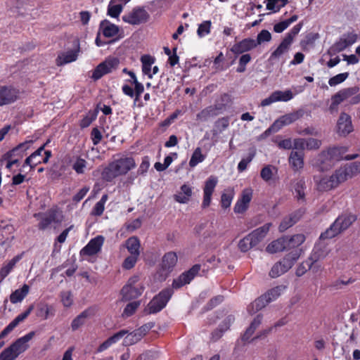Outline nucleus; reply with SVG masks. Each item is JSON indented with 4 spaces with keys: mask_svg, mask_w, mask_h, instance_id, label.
<instances>
[{
    "mask_svg": "<svg viewBox=\"0 0 360 360\" xmlns=\"http://www.w3.org/2000/svg\"><path fill=\"white\" fill-rule=\"evenodd\" d=\"M136 163L132 158H123L113 161L103 170V178L110 181L114 178L127 174L130 169L135 167Z\"/></svg>",
    "mask_w": 360,
    "mask_h": 360,
    "instance_id": "1",
    "label": "nucleus"
},
{
    "mask_svg": "<svg viewBox=\"0 0 360 360\" xmlns=\"http://www.w3.org/2000/svg\"><path fill=\"white\" fill-rule=\"evenodd\" d=\"M35 332L31 331L17 339L9 347L0 353V360H14L29 348L28 342L34 337Z\"/></svg>",
    "mask_w": 360,
    "mask_h": 360,
    "instance_id": "2",
    "label": "nucleus"
},
{
    "mask_svg": "<svg viewBox=\"0 0 360 360\" xmlns=\"http://www.w3.org/2000/svg\"><path fill=\"white\" fill-rule=\"evenodd\" d=\"M356 216L351 213L340 215L335 221L320 236V239L333 238L347 230L355 221Z\"/></svg>",
    "mask_w": 360,
    "mask_h": 360,
    "instance_id": "3",
    "label": "nucleus"
},
{
    "mask_svg": "<svg viewBox=\"0 0 360 360\" xmlns=\"http://www.w3.org/2000/svg\"><path fill=\"white\" fill-rule=\"evenodd\" d=\"M342 173L336 169L330 176L317 175L314 176L316 188L319 191L325 192L336 188L343 183Z\"/></svg>",
    "mask_w": 360,
    "mask_h": 360,
    "instance_id": "4",
    "label": "nucleus"
},
{
    "mask_svg": "<svg viewBox=\"0 0 360 360\" xmlns=\"http://www.w3.org/2000/svg\"><path fill=\"white\" fill-rule=\"evenodd\" d=\"M172 288H165L155 296L148 304L147 310L149 314H155L161 311L167 304L173 295Z\"/></svg>",
    "mask_w": 360,
    "mask_h": 360,
    "instance_id": "5",
    "label": "nucleus"
},
{
    "mask_svg": "<svg viewBox=\"0 0 360 360\" xmlns=\"http://www.w3.org/2000/svg\"><path fill=\"white\" fill-rule=\"evenodd\" d=\"M303 115L302 110H297L290 112L280 117L274 121V122L265 131L264 135L269 136L271 133H275L279 131L283 127L289 125L291 123L299 120Z\"/></svg>",
    "mask_w": 360,
    "mask_h": 360,
    "instance_id": "6",
    "label": "nucleus"
},
{
    "mask_svg": "<svg viewBox=\"0 0 360 360\" xmlns=\"http://www.w3.org/2000/svg\"><path fill=\"white\" fill-rule=\"evenodd\" d=\"M149 14L144 8L136 7L122 16V20L130 25L144 23L149 19Z\"/></svg>",
    "mask_w": 360,
    "mask_h": 360,
    "instance_id": "7",
    "label": "nucleus"
},
{
    "mask_svg": "<svg viewBox=\"0 0 360 360\" xmlns=\"http://www.w3.org/2000/svg\"><path fill=\"white\" fill-rule=\"evenodd\" d=\"M335 163L330 151L328 150L321 151L313 160L312 165L319 171L324 172L330 169Z\"/></svg>",
    "mask_w": 360,
    "mask_h": 360,
    "instance_id": "8",
    "label": "nucleus"
},
{
    "mask_svg": "<svg viewBox=\"0 0 360 360\" xmlns=\"http://www.w3.org/2000/svg\"><path fill=\"white\" fill-rule=\"evenodd\" d=\"M120 63L117 58H110L99 64L93 72L92 78L95 80L99 79L104 75L111 72L115 70Z\"/></svg>",
    "mask_w": 360,
    "mask_h": 360,
    "instance_id": "9",
    "label": "nucleus"
},
{
    "mask_svg": "<svg viewBox=\"0 0 360 360\" xmlns=\"http://www.w3.org/2000/svg\"><path fill=\"white\" fill-rule=\"evenodd\" d=\"M200 270V264L193 265L188 271L184 272L178 278L174 279L172 288L179 289L184 285L190 283V282L198 274Z\"/></svg>",
    "mask_w": 360,
    "mask_h": 360,
    "instance_id": "10",
    "label": "nucleus"
},
{
    "mask_svg": "<svg viewBox=\"0 0 360 360\" xmlns=\"http://www.w3.org/2000/svg\"><path fill=\"white\" fill-rule=\"evenodd\" d=\"M18 91L11 86H0V106L15 102L18 98Z\"/></svg>",
    "mask_w": 360,
    "mask_h": 360,
    "instance_id": "11",
    "label": "nucleus"
},
{
    "mask_svg": "<svg viewBox=\"0 0 360 360\" xmlns=\"http://www.w3.org/2000/svg\"><path fill=\"white\" fill-rule=\"evenodd\" d=\"M353 131L351 117L342 112L337 122V133L341 136H346Z\"/></svg>",
    "mask_w": 360,
    "mask_h": 360,
    "instance_id": "12",
    "label": "nucleus"
},
{
    "mask_svg": "<svg viewBox=\"0 0 360 360\" xmlns=\"http://www.w3.org/2000/svg\"><path fill=\"white\" fill-rule=\"evenodd\" d=\"M217 178L214 176H210L206 180L205 183V187L203 188V200L202 203V208H206L210 206L211 203V197L217 184Z\"/></svg>",
    "mask_w": 360,
    "mask_h": 360,
    "instance_id": "13",
    "label": "nucleus"
},
{
    "mask_svg": "<svg viewBox=\"0 0 360 360\" xmlns=\"http://www.w3.org/2000/svg\"><path fill=\"white\" fill-rule=\"evenodd\" d=\"M40 221L38 227L41 230H45L52 223H58L60 220L57 217V212L55 210H49L46 213H38L34 214Z\"/></svg>",
    "mask_w": 360,
    "mask_h": 360,
    "instance_id": "14",
    "label": "nucleus"
},
{
    "mask_svg": "<svg viewBox=\"0 0 360 360\" xmlns=\"http://www.w3.org/2000/svg\"><path fill=\"white\" fill-rule=\"evenodd\" d=\"M257 47L255 40L251 38H246L235 44L231 49V52L235 54H241L251 51Z\"/></svg>",
    "mask_w": 360,
    "mask_h": 360,
    "instance_id": "15",
    "label": "nucleus"
},
{
    "mask_svg": "<svg viewBox=\"0 0 360 360\" xmlns=\"http://www.w3.org/2000/svg\"><path fill=\"white\" fill-rule=\"evenodd\" d=\"M328 150L330 151L335 162L342 159H345L346 160H354L359 156V155L356 153L353 155H347L344 156V155L348 150V148L346 146H335L328 148Z\"/></svg>",
    "mask_w": 360,
    "mask_h": 360,
    "instance_id": "16",
    "label": "nucleus"
},
{
    "mask_svg": "<svg viewBox=\"0 0 360 360\" xmlns=\"http://www.w3.org/2000/svg\"><path fill=\"white\" fill-rule=\"evenodd\" d=\"M104 242V238L102 236H98L91 239L89 243L83 248L84 254L91 256L98 253Z\"/></svg>",
    "mask_w": 360,
    "mask_h": 360,
    "instance_id": "17",
    "label": "nucleus"
},
{
    "mask_svg": "<svg viewBox=\"0 0 360 360\" xmlns=\"http://www.w3.org/2000/svg\"><path fill=\"white\" fill-rule=\"evenodd\" d=\"M32 143V141H27L20 143L12 150L8 151L3 155L4 159H9L13 158H22L25 152L30 148Z\"/></svg>",
    "mask_w": 360,
    "mask_h": 360,
    "instance_id": "18",
    "label": "nucleus"
},
{
    "mask_svg": "<svg viewBox=\"0 0 360 360\" xmlns=\"http://www.w3.org/2000/svg\"><path fill=\"white\" fill-rule=\"evenodd\" d=\"M76 47L77 49L75 50H68L59 54L56 59L57 65H63L76 60L79 51L78 44H77Z\"/></svg>",
    "mask_w": 360,
    "mask_h": 360,
    "instance_id": "19",
    "label": "nucleus"
},
{
    "mask_svg": "<svg viewBox=\"0 0 360 360\" xmlns=\"http://www.w3.org/2000/svg\"><path fill=\"white\" fill-rule=\"evenodd\" d=\"M143 290L144 288L143 285H140L139 287L123 286L121 290L122 300L129 301L136 299L142 294Z\"/></svg>",
    "mask_w": 360,
    "mask_h": 360,
    "instance_id": "20",
    "label": "nucleus"
},
{
    "mask_svg": "<svg viewBox=\"0 0 360 360\" xmlns=\"http://www.w3.org/2000/svg\"><path fill=\"white\" fill-rule=\"evenodd\" d=\"M94 309L88 308L77 316L72 321L71 328L72 330H77L83 326L86 321L94 316Z\"/></svg>",
    "mask_w": 360,
    "mask_h": 360,
    "instance_id": "21",
    "label": "nucleus"
},
{
    "mask_svg": "<svg viewBox=\"0 0 360 360\" xmlns=\"http://www.w3.org/2000/svg\"><path fill=\"white\" fill-rule=\"evenodd\" d=\"M304 153L302 151H294L290 153L289 163L294 171H298L304 167Z\"/></svg>",
    "mask_w": 360,
    "mask_h": 360,
    "instance_id": "22",
    "label": "nucleus"
},
{
    "mask_svg": "<svg viewBox=\"0 0 360 360\" xmlns=\"http://www.w3.org/2000/svg\"><path fill=\"white\" fill-rule=\"evenodd\" d=\"M99 30L105 37H112L118 34L119 27L109 20H104L100 23Z\"/></svg>",
    "mask_w": 360,
    "mask_h": 360,
    "instance_id": "23",
    "label": "nucleus"
},
{
    "mask_svg": "<svg viewBox=\"0 0 360 360\" xmlns=\"http://www.w3.org/2000/svg\"><path fill=\"white\" fill-rule=\"evenodd\" d=\"M55 308L45 302H40L37 305V316L43 320H46L55 316Z\"/></svg>",
    "mask_w": 360,
    "mask_h": 360,
    "instance_id": "24",
    "label": "nucleus"
},
{
    "mask_svg": "<svg viewBox=\"0 0 360 360\" xmlns=\"http://www.w3.org/2000/svg\"><path fill=\"white\" fill-rule=\"evenodd\" d=\"M340 173H342V179L345 181L348 178L360 173V162H355L344 167L338 169Z\"/></svg>",
    "mask_w": 360,
    "mask_h": 360,
    "instance_id": "25",
    "label": "nucleus"
},
{
    "mask_svg": "<svg viewBox=\"0 0 360 360\" xmlns=\"http://www.w3.org/2000/svg\"><path fill=\"white\" fill-rule=\"evenodd\" d=\"M23 253L15 256L12 259L5 263L0 269V281L3 280L10 274L15 264L22 259Z\"/></svg>",
    "mask_w": 360,
    "mask_h": 360,
    "instance_id": "26",
    "label": "nucleus"
},
{
    "mask_svg": "<svg viewBox=\"0 0 360 360\" xmlns=\"http://www.w3.org/2000/svg\"><path fill=\"white\" fill-rule=\"evenodd\" d=\"M271 226V223H266L264 226L254 230L248 236L252 239L253 243L257 245L266 236Z\"/></svg>",
    "mask_w": 360,
    "mask_h": 360,
    "instance_id": "27",
    "label": "nucleus"
},
{
    "mask_svg": "<svg viewBox=\"0 0 360 360\" xmlns=\"http://www.w3.org/2000/svg\"><path fill=\"white\" fill-rule=\"evenodd\" d=\"M302 253V250H294L287 254L281 262L288 271L294 265Z\"/></svg>",
    "mask_w": 360,
    "mask_h": 360,
    "instance_id": "28",
    "label": "nucleus"
},
{
    "mask_svg": "<svg viewBox=\"0 0 360 360\" xmlns=\"http://www.w3.org/2000/svg\"><path fill=\"white\" fill-rule=\"evenodd\" d=\"M177 262V255L174 252L166 253L162 259V268L163 270L170 271Z\"/></svg>",
    "mask_w": 360,
    "mask_h": 360,
    "instance_id": "29",
    "label": "nucleus"
},
{
    "mask_svg": "<svg viewBox=\"0 0 360 360\" xmlns=\"http://www.w3.org/2000/svg\"><path fill=\"white\" fill-rule=\"evenodd\" d=\"M291 44L292 42L290 41V39L284 38L276 49L271 54L269 59L279 58L289 51Z\"/></svg>",
    "mask_w": 360,
    "mask_h": 360,
    "instance_id": "30",
    "label": "nucleus"
},
{
    "mask_svg": "<svg viewBox=\"0 0 360 360\" xmlns=\"http://www.w3.org/2000/svg\"><path fill=\"white\" fill-rule=\"evenodd\" d=\"M218 115V108L216 106H208L197 114V120L201 122H206L211 117Z\"/></svg>",
    "mask_w": 360,
    "mask_h": 360,
    "instance_id": "31",
    "label": "nucleus"
},
{
    "mask_svg": "<svg viewBox=\"0 0 360 360\" xmlns=\"http://www.w3.org/2000/svg\"><path fill=\"white\" fill-rule=\"evenodd\" d=\"M128 333L126 330H122L118 333L114 334L112 336L110 337L105 342H103L98 347V351L101 352L105 349H107L112 344L117 342L120 339L124 337Z\"/></svg>",
    "mask_w": 360,
    "mask_h": 360,
    "instance_id": "32",
    "label": "nucleus"
},
{
    "mask_svg": "<svg viewBox=\"0 0 360 360\" xmlns=\"http://www.w3.org/2000/svg\"><path fill=\"white\" fill-rule=\"evenodd\" d=\"M327 255L325 250L319 246H315L307 259L309 261V266L311 267L312 264L318 262L319 260L323 259Z\"/></svg>",
    "mask_w": 360,
    "mask_h": 360,
    "instance_id": "33",
    "label": "nucleus"
},
{
    "mask_svg": "<svg viewBox=\"0 0 360 360\" xmlns=\"http://www.w3.org/2000/svg\"><path fill=\"white\" fill-rule=\"evenodd\" d=\"M30 287L27 284H24L20 289L15 290L10 295V301L13 304L20 302L28 294Z\"/></svg>",
    "mask_w": 360,
    "mask_h": 360,
    "instance_id": "34",
    "label": "nucleus"
},
{
    "mask_svg": "<svg viewBox=\"0 0 360 360\" xmlns=\"http://www.w3.org/2000/svg\"><path fill=\"white\" fill-rule=\"evenodd\" d=\"M287 250L285 237L280 238L276 240L272 241L266 248V252L269 253H276Z\"/></svg>",
    "mask_w": 360,
    "mask_h": 360,
    "instance_id": "35",
    "label": "nucleus"
},
{
    "mask_svg": "<svg viewBox=\"0 0 360 360\" xmlns=\"http://www.w3.org/2000/svg\"><path fill=\"white\" fill-rule=\"evenodd\" d=\"M126 248L131 255L139 257L140 255V242L137 237L132 236L126 240Z\"/></svg>",
    "mask_w": 360,
    "mask_h": 360,
    "instance_id": "36",
    "label": "nucleus"
},
{
    "mask_svg": "<svg viewBox=\"0 0 360 360\" xmlns=\"http://www.w3.org/2000/svg\"><path fill=\"white\" fill-rule=\"evenodd\" d=\"M301 214L293 213L285 217L279 226V231L283 232L293 226L300 219Z\"/></svg>",
    "mask_w": 360,
    "mask_h": 360,
    "instance_id": "37",
    "label": "nucleus"
},
{
    "mask_svg": "<svg viewBox=\"0 0 360 360\" xmlns=\"http://www.w3.org/2000/svg\"><path fill=\"white\" fill-rule=\"evenodd\" d=\"M287 249L295 248L302 245L305 240L303 234H296L291 237L285 236Z\"/></svg>",
    "mask_w": 360,
    "mask_h": 360,
    "instance_id": "38",
    "label": "nucleus"
},
{
    "mask_svg": "<svg viewBox=\"0 0 360 360\" xmlns=\"http://www.w3.org/2000/svg\"><path fill=\"white\" fill-rule=\"evenodd\" d=\"M262 320V316L259 314L257 315L254 320L250 323V326L247 328L245 330L243 336V341H248L251 336L255 333V330L258 328V326L261 324Z\"/></svg>",
    "mask_w": 360,
    "mask_h": 360,
    "instance_id": "39",
    "label": "nucleus"
},
{
    "mask_svg": "<svg viewBox=\"0 0 360 360\" xmlns=\"http://www.w3.org/2000/svg\"><path fill=\"white\" fill-rule=\"evenodd\" d=\"M269 303V302H267V299H266L263 295L259 298L256 299L248 307V311L250 314H252L264 308Z\"/></svg>",
    "mask_w": 360,
    "mask_h": 360,
    "instance_id": "40",
    "label": "nucleus"
},
{
    "mask_svg": "<svg viewBox=\"0 0 360 360\" xmlns=\"http://www.w3.org/2000/svg\"><path fill=\"white\" fill-rule=\"evenodd\" d=\"M142 63V71L145 75L152 78L151 66L155 63V58L149 55L143 56L141 58Z\"/></svg>",
    "mask_w": 360,
    "mask_h": 360,
    "instance_id": "41",
    "label": "nucleus"
},
{
    "mask_svg": "<svg viewBox=\"0 0 360 360\" xmlns=\"http://www.w3.org/2000/svg\"><path fill=\"white\" fill-rule=\"evenodd\" d=\"M285 289V286H276L270 289L265 294H264V295L265 298L267 299V302H271L276 300L282 294Z\"/></svg>",
    "mask_w": 360,
    "mask_h": 360,
    "instance_id": "42",
    "label": "nucleus"
},
{
    "mask_svg": "<svg viewBox=\"0 0 360 360\" xmlns=\"http://www.w3.org/2000/svg\"><path fill=\"white\" fill-rule=\"evenodd\" d=\"M59 296L64 307L69 308L73 304L74 296L70 290H63Z\"/></svg>",
    "mask_w": 360,
    "mask_h": 360,
    "instance_id": "43",
    "label": "nucleus"
},
{
    "mask_svg": "<svg viewBox=\"0 0 360 360\" xmlns=\"http://www.w3.org/2000/svg\"><path fill=\"white\" fill-rule=\"evenodd\" d=\"M87 166L88 162L86 161V160L82 158L81 157H77L73 162L72 167L77 174H82L85 172Z\"/></svg>",
    "mask_w": 360,
    "mask_h": 360,
    "instance_id": "44",
    "label": "nucleus"
},
{
    "mask_svg": "<svg viewBox=\"0 0 360 360\" xmlns=\"http://www.w3.org/2000/svg\"><path fill=\"white\" fill-rule=\"evenodd\" d=\"M205 156L202 154L201 148L198 147L193 151L191 160L189 161V166L191 167H195L198 163L204 161Z\"/></svg>",
    "mask_w": 360,
    "mask_h": 360,
    "instance_id": "45",
    "label": "nucleus"
},
{
    "mask_svg": "<svg viewBox=\"0 0 360 360\" xmlns=\"http://www.w3.org/2000/svg\"><path fill=\"white\" fill-rule=\"evenodd\" d=\"M123 9L122 4L112 3L110 0L108 7V15L112 18H117Z\"/></svg>",
    "mask_w": 360,
    "mask_h": 360,
    "instance_id": "46",
    "label": "nucleus"
},
{
    "mask_svg": "<svg viewBox=\"0 0 360 360\" xmlns=\"http://www.w3.org/2000/svg\"><path fill=\"white\" fill-rule=\"evenodd\" d=\"M23 321L22 319L18 315L0 333V340L5 338L10 333L20 322Z\"/></svg>",
    "mask_w": 360,
    "mask_h": 360,
    "instance_id": "47",
    "label": "nucleus"
},
{
    "mask_svg": "<svg viewBox=\"0 0 360 360\" xmlns=\"http://www.w3.org/2000/svg\"><path fill=\"white\" fill-rule=\"evenodd\" d=\"M287 271L288 270L285 269L283 262L279 261L272 266L269 271V276L271 278H277Z\"/></svg>",
    "mask_w": 360,
    "mask_h": 360,
    "instance_id": "48",
    "label": "nucleus"
},
{
    "mask_svg": "<svg viewBox=\"0 0 360 360\" xmlns=\"http://www.w3.org/2000/svg\"><path fill=\"white\" fill-rule=\"evenodd\" d=\"M143 337L137 330L129 333L124 340V345L126 346L132 345L138 342Z\"/></svg>",
    "mask_w": 360,
    "mask_h": 360,
    "instance_id": "49",
    "label": "nucleus"
},
{
    "mask_svg": "<svg viewBox=\"0 0 360 360\" xmlns=\"http://www.w3.org/2000/svg\"><path fill=\"white\" fill-rule=\"evenodd\" d=\"M41 162V155L39 151H34L28 158H26L25 164L30 165L31 168L35 167Z\"/></svg>",
    "mask_w": 360,
    "mask_h": 360,
    "instance_id": "50",
    "label": "nucleus"
},
{
    "mask_svg": "<svg viewBox=\"0 0 360 360\" xmlns=\"http://www.w3.org/2000/svg\"><path fill=\"white\" fill-rule=\"evenodd\" d=\"M274 94L276 96L277 102L278 101L287 102L293 98V94L290 90H286L284 91H274Z\"/></svg>",
    "mask_w": 360,
    "mask_h": 360,
    "instance_id": "51",
    "label": "nucleus"
},
{
    "mask_svg": "<svg viewBox=\"0 0 360 360\" xmlns=\"http://www.w3.org/2000/svg\"><path fill=\"white\" fill-rule=\"evenodd\" d=\"M304 187H305V181L303 179H299L295 185V191L297 193L296 198H297L298 200H304V196H305V193L304 192Z\"/></svg>",
    "mask_w": 360,
    "mask_h": 360,
    "instance_id": "52",
    "label": "nucleus"
},
{
    "mask_svg": "<svg viewBox=\"0 0 360 360\" xmlns=\"http://www.w3.org/2000/svg\"><path fill=\"white\" fill-rule=\"evenodd\" d=\"M252 239L248 235L239 241L238 248L242 252H247L248 250L255 246Z\"/></svg>",
    "mask_w": 360,
    "mask_h": 360,
    "instance_id": "53",
    "label": "nucleus"
},
{
    "mask_svg": "<svg viewBox=\"0 0 360 360\" xmlns=\"http://www.w3.org/2000/svg\"><path fill=\"white\" fill-rule=\"evenodd\" d=\"M255 155V151L254 150H251L248 155L243 158L238 165V169L240 172L245 171L247 169L248 165L252 160Z\"/></svg>",
    "mask_w": 360,
    "mask_h": 360,
    "instance_id": "54",
    "label": "nucleus"
},
{
    "mask_svg": "<svg viewBox=\"0 0 360 360\" xmlns=\"http://www.w3.org/2000/svg\"><path fill=\"white\" fill-rule=\"evenodd\" d=\"M211 21L205 20L199 25L197 33L200 37H203L210 32Z\"/></svg>",
    "mask_w": 360,
    "mask_h": 360,
    "instance_id": "55",
    "label": "nucleus"
},
{
    "mask_svg": "<svg viewBox=\"0 0 360 360\" xmlns=\"http://www.w3.org/2000/svg\"><path fill=\"white\" fill-rule=\"evenodd\" d=\"M271 40V33L266 30H262L257 37V40H255L256 46L264 43V42H269Z\"/></svg>",
    "mask_w": 360,
    "mask_h": 360,
    "instance_id": "56",
    "label": "nucleus"
},
{
    "mask_svg": "<svg viewBox=\"0 0 360 360\" xmlns=\"http://www.w3.org/2000/svg\"><path fill=\"white\" fill-rule=\"evenodd\" d=\"M140 305V302L134 301L129 303L124 309L122 316L129 317L131 316L137 309Z\"/></svg>",
    "mask_w": 360,
    "mask_h": 360,
    "instance_id": "57",
    "label": "nucleus"
},
{
    "mask_svg": "<svg viewBox=\"0 0 360 360\" xmlns=\"http://www.w3.org/2000/svg\"><path fill=\"white\" fill-rule=\"evenodd\" d=\"M276 168L272 165H266L262 168L261 170L260 176L261 178L265 181H269L272 179L273 176V171L275 170Z\"/></svg>",
    "mask_w": 360,
    "mask_h": 360,
    "instance_id": "58",
    "label": "nucleus"
},
{
    "mask_svg": "<svg viewBox=\"0 0 360 360\" xmlns=\"http://www.w3.org/2000/svg\"><path fill=\"white\" fill-rule=\"evenodd\" d=\"M349 73L344 72L338 74L333 77H331L328 81V84L330 86H336L342 82H343L348 77Z\"/></svg>",
    "mask_w": 360,
    "mask_h": 360,
    "instance_id": "59",
    "label": "nucleus"
},
{
    "mask_svg": "<svg viewBox=\"0 0 360 360\" xmlns=\"http://www.w3.org/2000/svg\"><path fill=\"white\" fill-rule=\"evenodd\" d=\"M229 125V119L228 117H221L217 120L214 123V127L219 133L224 131Z\"/></svg>",
    "mask_w": 360,
    "mask_h": 360,
    "instance_id": "60",
    "label": "nucleus"
},
{
    "mask_svg": "<svg viewBox=\"0 0 360 360\" xmlns=\"http://www.w3.org/2000/svg\"><path fill=\"white\" fill-rule=\"evenodd\" d=\"M137 256L135 255H130L127 257L122 263V267L125 269H132L138 260Z\"/></svg>",
    "mask_w": 360,
    "mask_h": 360,
    "instance_id": "61",
    "label": "nucleus"
},
{
    "mask_svg": "<svg viewBox=\"0 0 360 360\" xmlns=\"http://www.w3.org/2000/svg\"><path fill=\"white\" fill-rule=\"evenodd\" d=\"M321 141L314 138L307 139L306 149L317 150L321 147Z\"/></svg>",
    "mask_w": 360,
    "mask_h": 360,
    "instance_id": "62",
    "label": "nucleus"
},
{
    "mask_svg": "<svg viewBox=\"0 0 360 360\" xmlns=\"http://www.w3.org/2000/svg\"><path fill=\"white\" fill-rule=\"evenodd\" d=\"M359 88L357 86L345 88V89L340 90L342 94L343 95V97H345V99H347L349 97L355 95L356 94H357L359 92Z\"/></svg>",
    "mask_w": 360,
    "mask_h": 360,
    "instance_id": "63",
    "label": "nucleus"
},
{
    "mask_svg": "<svg viewBox=\"0 0 360 360\" xmlns=\"http://www.w3.org/2000/svg\"><path fill=\"white\" fill-rule=\"evenodd\" d=\"M331 100L332 103L330 105V108L333 109L335 107L338 106L340 103H341L346 99L345 97H343V95L342 94L341 91H339L334 96H332Z\"/></svg>",
    "mask_w": 360,
    "mask_h": 360,
    "instance_id": "64",
    "label": "nucleus"
}]
</instances>
